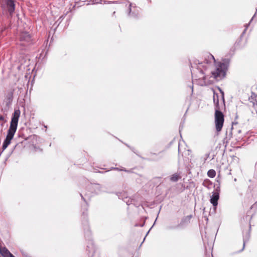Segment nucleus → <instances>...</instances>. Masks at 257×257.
<instances>
[{
	"mask_svg": "<svg viewBox=\"0 0 257 257\" xmlns=\"http://www.w3.org/2000/svg\"><path fill=\"white\" fill-rule=\"evenodd\" d=\"M190 64L192 75L198 73V78L193 81H196L200 85L212 84L214 80H220L225 76V64L221 62L216 63L214 56L210 54L206 55L203 62L196 61Z\"/></svg>",
	"mask_w": 257,
	"mask_h": 257,
	"instance_id": "f257e3e1",
	"label": "nucleus"
},
{
	"mask_svg": "<svg viewBox=\"0 0 257 257\" xmlns=\"http://www.w3.org/2000/svg\"><path fill=\"white\" fill-rule=\"evenodd\" d=\"M213 102L215 105V123L216 131L220 132L224 123V115L220 111V109L223 106H219V96L213 90Z\"/></svg>",
	"mask_w": 257,
	"mask_h": 257,
	"instance_id": "f03ea898",
	"label": "nucleus"
},
{
	"mask_svg": "<svg viewBox=\"0 0 257 257\" xmlns=\"http://www.w3.org/2000/svg\"><path fill=\"white\" fill-rule=\"evenodd\" d=\"M20 114L21 111L19 109H15L12 115L9 130L16 132Z\"/></svg>",
	"mask_w": 257,
	"mask_h": 257,
	"instance_id": "7ed1b4c3",
	"label": "nucleus"
},
{
	"mask_svg": "<svg viewBox=\"0 0 257 257\" xmlns=\"http://www.w3.org/2000/svg\"><path fill=\"white\" fill-rule=\"evenodd\" d=\"M4 10L8 11L12 16L15 10V4L14 0H4L2 5Z\"/></svg>",
	"mask_w": 257,
	"mask_h": 257,
	"instance_id": "20e7f679",
	"label": "nucleus"
},
{
	"mask_svg": "<svg viewBox=\"0 0 257 257\" xmlns=\"http://www.w3.org/2000/svg\"><path fill=\"white\" fill-rule=\"evenodd\" d=\"M15 133L16 131H14L9 129L8 130L6 138L3 144V151H4L10 144L11 140L13 139Z\"/></svg>",
	"mask_w": 257,
	"mask_h": 257,
	"instance_id": "39448f33",
	"label": "nucleus"
},
{
	"mask_svg": "<svg viewBox=\"0 0 257 257\" xmlns=\"http://www.w3.org/2000/svg\"><path fill=\"white\" fill-rule=\"evenodd\" d=\"M20 41L21 42V45H26L27 43L31 42L30 35L27 32H22L20 35Z\"/></svg>",
	"mask_w": 257,
	"mask_h": 257,
	"instance_id": "423d86ee",
	"label": "nucleus"
},
{
	"mask_svg": "<svg viewBox=\"0 0 257 257\" xmlns=\"http://www.w3.org/2000/svg\"><path fill=\"white\" fill-rule=\"evenodd\" d=\"M219 199V194L217 193H214L211 197L210 202L214 206L216 207L218 204Z\"/></svg>",
	"mask_w": 257,
	"mask_h": 257,
	"instance_id": "0eeeda50",
	"label": "nucleus"
},
{
	"mask_svg": "<svg viewBox=\"0 0 257 257\" xmlns=\"http://www.w3.org/2000/svg\"><path fill=\"white\" fill-rule=\"evenodd\" d=\"M0 251L4 257H15L6 248H3Z\"/></svg>",
	"mask_w": 257,
	"mask_h": 257,
	"instance_id": "6e6552de",
	"label": "nucleus"
},
{
	"mask_svg": "<svg viewBox=\"0 0 257 257\" xmlns=\"http://www.w3.org/2000/svg\"><path fill=\"white\" fill-rule=\"evenodd\" d=\"M180 178L181 177L179 174L175 173L170 177V180L172 182H177Z\"/></svg>",
	"mask_w": 257,
	"mask_h": 257,
	"instance_id": "1a4fd4ad",
	"label": "nucleus"
},
{
	"mask_svg": "<svg viewBox=\"0 0 257 257\" xmlns=\"http://www.w3.org/2000/svg\"><path fill=\"white\" fill-rule=\"evenodd\" d=\"M207 175L210 178H214L216 175V172L213 169H210L208 171Z\"/></svg>",
	"mask_w": 257,
	"mask_h": 257,
	"instance_id": "9d476101",
	"label": "nucleus"
},
{
	"mask_svg": "<svg viewBox=\"0 0 257 257\" xmlns=\"http://www.w3.org/2000/svg\"><path fill=\"white\" fill-rule=\"evenodd\" d=\"M218 90H219L220 92L221 93V99L222 100V101L224 102V92L220 88H219V87H218Z\"/></svg>",
	"mask_w": 257,
	"mask_h": 257,
	"instance_id": "9b49d317",
	"label": "nucleus"
},
{
	"mask_svg": "<svg viewBox=\"0 0 257 257\" xmlns=\"http://www.w3.org/2000/svg\"><path fill=\"white\" fill-rule=\"evenodd\" d=\"M111 169H114V170H118V171H125V172H128V171H127L125 168H122L121 169L120 168H112Z\"/></svg>",
	"mask_w": 257,
	"mask_h": 257,
	"instance_id": "f8f14e48",
	"label": "nucleus"
},
{
	"mask_svg": "<svg viewBox=\"0 0 257 257\" xmlns=\"http://www.w3.org/2000/svg\"><path fill=\"white\" fill-rule=\"evenodd\" d=\"M0 120L3 121L4 122L6 121V120L5 119V117L1 114H0Z\"/></svg>",
	"mask_w": 257,
	"mask_h": 257,
	"instance_id": "ddd939ff",
	"label": "nucleus"
},
{
	"mask_svg": "<svg viewBox=\"0 0 257 257\" xmlns=\"http://www.w3.org/2000/svg\"><path fill=\"white\" fill-rule=\"evenodd\" d=\"M131 7H132V4H130V5H129V12H128V14L129 15H131Z\"/></svg>",
	"mask_w": 257,
	"mask_h": 257,
	"instance_id": "4468645a",
	"label": "nucleus"
},
{
	"mask_svg": "<svg viewBox=\"0 0 257 257\" xmlns=\"http://www.w3.org/2000/svg\"><path fill=\"white\" fill-rule=\"evenodd\" d=\"M244 245H245V241L244 240L243 241V248L244 247Z\"/></svg>",
	"mask_w": 257,
	"mask_h": 257,
	"instance_id": "2eb2a0df",
	"label": "nucleus"
},
{
	"mask_svg": "<svg viewBox=\"0 0 257 257\" xmlns=\"http://www.w3.org/2000/svg\"><path fill=\"white\" fill-rule=\"evenodd\" d=\"M254 16H255V15H254ZM254 17V16H253V17L251 18V20H253V19Z\"/></svg>",
	"mask_w": 257,
	"mask_h": 257,
	"instance_id": "dca6fc26",
	"label": "nucleus"
},
{
	"mask_svg": "<svg viewBox=\"0 0 257 257\" xmlns=\"http://www.w3.org/2000/svg\"><path fill=\"white\" fill-rule=\"evenodd\" d=\"M81 197H82V199H84L83 196H82V195H81Z\"/></svg>",
	"mask_w": 257,
	"mask_h": 257,
	"instance_id": "f3484780",
	"label": "nucleus"
},
{
	"mask_svg": "<svg viewBox=\"0 0 257 257\" xmlns=\"http://www.w3.org/2000/svg\"><path fill=\"white\" fill-rule=\"evenodd\" d=\"M256 11H257V9L256 10Z\"/></svg>",
	"mask_w": 257,
	"mask_h": 257,
	"instance_id": "a211bd4d",
	"label": "nucleus"
}]
</instances>
